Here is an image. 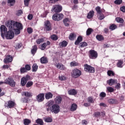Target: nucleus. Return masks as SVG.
Listing matches in <instances>:
<instances>
[{
  "label": "nucleus",
  "instance_id": "nucleus-1",
  "mask_svg": "<svg viewBox=\"0 0 125 125\" xmlns=\"http://www.w3.org/2000/svg\"><path fill=\"white\" fill-rule=\"evenodd\" d=\"M5 25L8 27L10 30L15 31L16 35L20 34V30L23 29V25L21 23L13 21H8Z\"/></svg>",
  "mask_w": 125,
  "mask_h": 125
},
{
  "label": "nucleus",
  "instance_id": "nucleus-2",
  "mask_svg": "<svg viewBox=\"0 0 125 125\" xmlns=\"http://www.w3.org/2000/svg\"><path fill=\"white\" fill-rule=\"evenodd\" d=\"M47 106L48 107L47 109L48 112L51 111L54 114H58L60 111V106L57 104H54V101L53 100L49 101L47 103Z\"/></svg>",
  "mask_w": 125,
  "mask_h": 125
},
{
  "label": "nucleus",
  "instance_id": "nucleus-3",
  "mask_svg": "<svg viewBox=\"0 0 125 125\" xmlns=\"http://www.w3.org/2000/svg\"><path fill=\"white\" fill-rule=\"evenodd\" d=\"M15 34L13 30L8 31L5 34L4 39L6 40H12L14 38Z\"/></svg>",
  "mask_w": 125,
  "mask_h": 125
},
{
  "label": "nucleus",
  "instance_id": "nucleus-4",
  "mask_svg": "<svg viewBox=\"0 0 125 125\" xmlns=\"http://www.w3.org/2000/svg\"><path fill=\"white\" fill-rule=\"evenodd\" d=\"M82 75V71L81 70L75 68L74 69L71 73V76L73 78H74L75 79H77V78H79L81 75Z\"/></svg>",
  "mask_w": 125,
  "mask_h": 125
},
{
  "label": "nucleus",
  "instance_id": "nucleus-5",
  "mask_svg": "<svg viewBox=\"0 0 125 125\" xmlns=\"http://www.w3.org/2000/svg\"><path fill=\"white\" fill-rule=\"evenodd\" d=\"M1 37L4 40L5 35L7 33V28L5 25H1L0 27Z\"/></svg>",
  "mask_w": 125,
  "mask_h": 125
},
{
  "label": "nucleus",
  "instance_id": "nucleus-6",
  "mask_svg": "<svg viewBox=\"0 0 125 125\" xmlns=\"http://www.w3.org/2000/svg\"><path fill=\"white\" fill-rule=\"evenodd\" d=\"M98 56L97 52L94 50H91L89 52V57L90 59H96Z\"/></svg>",
  "mask_w": 125,
  "mask_h": 125
},
{
  "label": "nucleus",
  "instance_id": "nucleus-7",
  "mask_svg": "<svg viewBox=\"0 0 125 125\" xmlns=\"http://www.w3.org/2000/svg\"><path fill=\"white\" fill-rule=\"evenodd\" d=\"M84 67L85 72H87L88 73H94L95 72V68L90 65L86 64L84 65Z\"/></svg>",
  "mask_w": 125,
  "mask_h": 125
},
{
  "label": "nucleus",
  "instance_id": "nucleus-8",
  "mask_svg": "<svg viewBox=\"0 0 125 125\" xmlns=\"http://www.w3.org/2000/svg\"><path fill=\"white\" fill-rule=\"evenodd\" d=\"M4 83H6L7 84H9L10 86L14 87L15 86V82L13 79L11 78H8L4 81Z\"/></svg>",
  "mask_w": 125,
  "mask_h": 125
},
{
  "label": "nucleus",
  "instance_id": "nucleus-9",
  "mask_svg": "<svg viewBox=\"0 0 125 125\" xmlns=\"http://www.w3.org/2000/svg\"><path fill=\"white\" fill-rule=\"evenodd\" d=\"M63 17H64V15L62 14H55L53 15L52 19L55 21H60L63 19Z\"/></svg>",
  "mask_w": 125,
  "mask_h": 125
},
{
  "label": "nucleus",
  "instance_id": "nucleus-10",
  "mask_svg": "<svg viewBox=\"0 0 125 125\" xmlns=\"http://www.w3.org/2000/svg\"><path fill=\"white\" fill-rule=\"evenodd\" d=\"M16 104L14 102L12 101H8V102H6L5 103V108H11L14 107V106H15Z\"/></svg>",
  "mask_w": 125,
  "mask_h": 125
},
{
  "label": "nucleus",
  "instance_id": "nucleus-11",
  "mask_svg": "<svg viewBox=\"0 0 125 125\" xmlns=\"http://www.w3.org/2000/svg\"><path fill=\"white\" fill-rule=\"evenodd\" d=\"M52 11L61 12V11H62V6L59 5H55L53 6Z\"/></svg>",
  "mask_w": 125,
  "mask_h": 125
},
{
  "label": "nucleus",
  "instance_id": "nucleus-12",
  "mask_svg": "<svg viewBox=\"0 0 125 125\" xmlns=\"http://www.w3.org/2000/svg\"><path fill=\"white\" fill-rule=\"evenodd\" d=\"M13 60V57L11 56V55H7L5 56V58L3 60L4 63L7 64V63H10V62H12Z\"/></svg>",
  "mask_w": 125,
  "mask_h": 125
},
{
  "label": "nucleus",
  "instance_id": "nucleus-13",
  "mask_svg": "<svg viewBox=\"0 0 125 125\" xmlns=\"http://www.w3.org/2000/svg\"><path fill=\"white\" fill-rule=\"evenodd\" d=\"M30 79V76L27 75L25 77H22L21 79V84L22 86H24V85L27 83V82Z\"/></svg>",
  "mask_w": 125,
  "mask_h": 125
},
{
  "label": "nucleus",
  "instance_id": "nucleus-14",
  "mask_svg": "<svg viewBox=\"0 0 125 125\" xmlns=\"http://www.w3.org/2000/svg\"><path fill=\"white\" fill-rule=\"evenodd\" d=\"M36 100L38 102H42L44 100V94L40 93L36 96Z\"/></svg>",
  "mask_w": 125,
  "mask_h": 125
},
{
  "label": "nucleus",
  "instance_id": "nucleus-15",
  "mask_svg": "<svg viewBox=\"0 0 125 125\" xmlns=\"http://www.w3.org/2000/svg\"><path fill=\"white\" fill-rule=\"evenodd\" d=\"M45 29L46 31H50L51 30V24H50V22L47 21L45 22Z\"/></svg>",
  "mask_w": 125,
  "mask_h": 125
},
{
  "label": "nucleus",
  "instance_id": "nucleus-16",
  "mask_svg": "<svg viewBox=\"0 0 125 125\" xmlns=\"http://www.w3.org/2000/svg\"><path fill=\"white\" fill-rule=\"evenodd\" d=\"M55 103L57 104H61L62 102V98L60 96H57L54 99Z\"/></svg>",
  "mask_w": 125,
  "mask_h": 125
},
{
  "label": "nucleus",
  "instance_id": "nucleus-17",
  "mask_svg": "<svg viewBox=\"0 0 125 125\" xmlns=\"http://www.w3.org/2000/svg\"><path fill=\"white\" fill-rule=\"evenodd\" d=\"M49 44H50V42H49V41H47L46 42L43 43L41 47V49L42 50H44V49H45V47H46L47 45H49Z\"/></svg>",
  "mask_w": 125,
  "mask_h": 125
},
{
  "label": "nucleus",
  "instance_id": "nucleus-18",
  "mask_svg": "<svg viewBox=\"0 0 125 125\" xmlns=\"http://www.w3.org/2000/svg\"><path fill=\"white\" fill-rule=\"evenodd\" d=\"M52 97H53V95L52 94V93H51V92H48L45 95V98L47 100L51 99Z\"/></svg>",
  "mask_w": 125,
  "mask_h": 125
},
{
  "label": "nucleus",
  "instance_id": "nucleus-19",
  "mask_svg": "<svg viewBox=\"0 0 125 125\" xmlns=\"http://www.w3.org/2000/svg\"><path fill=\"white\" fill-rule=\"evenodd\" d=\"M56 67L58 68V69H60V70H65L66 67L64 66V65L61 63H58L56 65Z\"/></svg>",
  "mask_w": 125,
  "mask_h": 125
},
{
  "label": "nucleus",
  "instance_id": "nucleus-20",
  "mask_svg": "<svg viewBox=\"0 0 125 125\" xmlns=\"http://www.w3.org/2000/svg\"><path fill=\"white\" fill-rule=\"evenodd\" d=\"M123 64H124V61L119 60L117 63V66L118 67V68H123Z\"/></svg>",
  "mask_w": 125,
  "mask_h": 125
},
{
  "label": "nucleus",
  "instance_id": "nucleus-21",
  "mask_svg": "<svg viewBox=\"0 0 125 125\" xmlns=\"http://www.w3.org/2000/svg\"><path fill=\"white\" fill-rule=\"evenodd\" d=\"M94 15V11H89V12L88 13L87 15V18H88V19H91V18L93 17Z\"/></svg>",
  "mask_w": 125,
  "mask_h": 125
},
{
  "label": "nucleus",
  "instance_id": "nucleus-22",
  "mask_svg": "<svg viewBox=\"0 0 125 125\" xmlns=\"http://www.w3.org/2000/svg\"><path fill=\"white\" fill-rule=\"evenodd\" d=\"M82 41H83V37L81 36H80L77 38V40L75 41V44L76 45H78V44H79V43H80V42H82Z\"/></svg>",
  "mask_w": 125,
  "mask_h": 125
},
{
  "label": "nucleus",
  "instance_id": "nucleus-23",
  "mask_svg": "<svg viewBox=\"0 0 125 125\" xmlns=\"http://www.w3.org/2000/svg\"><path fill=\"white\" fill-rule=\"evenodd\" d=\"M40 61L42 64H46V63H47V62H48L47 58H46L44 57L41 58L40 59Z\"/></svg>",
  "mask_w": 125,
  "mask_h": 125
},
{
  "label": "nucleus",
  "instance_id": "nucleus-24",
  "mask_svg": "<svg viewBox=\"0 0 125 125\" xmlns=\"http://www.w3.org/2000/svg\"><path fill=\"white\" fill-rule=\"evenodd\" d=\"M117 81L116 80H114V79H110L108 82V83L109 84V85H113V84H114V83H117Z\"/></svg>",
  "mask_w": 125,
  "mask_h": 125
},
{
  "label": "nucleus",
  "instance_id": "nucleus-25",
  "mask_svg": "<svg viewBox=\"0 0 125 125\" xmlns=\"http://www.w3.org/2000/svg\"><path fill=\"white\" fill-rule=\"evenodd\" d=\"M67 44H68V43L66 42V41H63L59 43V46L60 47H66V46H67Z\"/></svg>",
  "mask_w": 125,
  "mask_h": 125
},
{
  "label": "nucleus",
  "instance_id": "nucleus-26",
  "mask_svg": "<svg viewBox=\"0 0 125 125\" xmlns=\"http://www.w3.org/2000/svg\"><path fill=\"white\" fill-rule=\"evenodd\" d=\"M76 38H77V35H76L75 33H71L69 36V39L71 41H73V40H75Z\"/></svg>",
  "mask_w": 125,
  "mask_h": 125
},
{
  "label": "nucleus",
  "instance_id": "nucleus-27",
  "mask_svg": "<svg viewBox=\"0 0 125 125\" xmlns=\"http://www.w3.org/2000/svg\"><path fill=\"white\" fill-rule=\"evenodd\" d=\"M37 50H38V47L37 45H35L33 47V48L31 50L32 54H33V55H35V53L37 52Z\"/></svg>",
  "mask_w": 125,
  "mask_h": 125
},
{
  "label": "nucleus",
  "instance_id": "nucleus-28",
  "mask_svg": "<svg viewBox=\"0 0 125 125\" xmlns=\"http://www.w3.org/2000/svg\"><path fill=\"white\" fill-rule=\"evenodd\" d=\"M69 95H76L77 94V91L75 89H71L68 91Z\"/></svg>",
  "mask_w": 125,
  "mask_h": 125
},
{
  "label": "nucleus",
  "instance_id": "nucleus-29",
  "mask_svg": "<svg viewBox=\"0 0 125 125\" xmlns=\"http://www.w3.org/2000/svg\"><path fill=\"white\" fill-rule=\"evenodd\" d=\"M36 124H38V125H43L44 123H43V121L42 120V119H38L36 121Z\"/></svg>",
  "mask_w": 125,
  "mask_h": 125
},
{
  "label": "nucleus",
  "instance_id": "nucleus-30",
  "mask_svg": "<svg viewBox=\"0 0 125 125\" xmlns=\"http://www.w3.org/2000/svg\"><path fill=\"white\" fill-rule=\"evenodd\" d=\"M97 40L99 41V42H101V41H104V37H103L102 35H98L96 37Z\"/></svg>",
  "mask_w": 125,
  "mask_h": 125
},
{
  "label": "nucleus",
  "instance_id": "nucleus-31",
  "mask_svg": "<svg viewBox=\"0 0 125 125\" xmlns=\"http://www.w3.org/2000/svg\"><path fill=\"white\" fill-rule=\"evenodd\" d=\"M45 123H52V118L51 117H46L44 118Z\"/></svg>",
  "mask_w": 125,
  "mask_h": 125
},
{
  "label": "nucleus",
  "instance_id": "nucleus-32",
  "mask_svg": "<svg viewBox=\"0 0 125 125\" xmlns=\"http://www.w3.org/2000/svg\"><path fill=\"white\" fill-rule=\"evenodd\" d=\"M23 94L24 96H25L26 97H28L30 98V97H32V93L29 92H24Z\"/></svg>",
  "mask_w": 125,
  "mask_h": 125
},
{
  "label": "nucleus",
  "instance_id": "nucleus-33",
  "mask_svg": "<svg viewBox=\"0 0 125 125\" xmlns=\"http://www.w3.org/2000/svg\"><path fill=\"white\" fill-rule=\"evenodd\" d=\"M77 104H73L70 107V110L71 111H76V110H77Z\"/></svg>",
  "mask_w": 125,
  "mask_h": 125
},
{
  "label": "nucleus",
  "instance_id": "nucleus-34",
  "mask_svg": "<svg viewBox=\"0 0 125 125\" xmlns=\"http://www.w3.org/2000/svg\"><path fill=\"white\" fill-rule=\"evenodd\" d=\"M38 71V65L34 63L32 66V72H37Z\"/></svg>",
  "mask_w": 125,
  "mask_h": 125
},
{
  "label": "nucleus",
  "instance_id": "nucleus-35",
  "mask_svg": "<svg viewBox=\"0 0 125 125\" xmlns=\"http://www.w3.org/2000/svg\"><path fill=\"white\" fill-rule=\"evenodd\" d=\"M63 23L65 26H69V23H70V20L68 18H66L63 20Z\"/></svg>",
  "mask_w": 125,
  "mask_h": 125
},
{
  "label": "nucleus",
  "instance_id": "nucleus-36",
  "mask_svg": "<svg viewBox=\"0 0 125 125\" xmlns=\"http://www.w3.org/2000/svg\"><path fill=\"white\" fill-rule=\"evenodd\" d=\"M44 42V39L43 38L39 39L36 41V43H37V44H41V43H42V42Z\"/></svg>",
  "mask_w": 125,
  "mask_h": 125
},
{
  "label": "nucleus",
  "instance_id": "nucleus-37",
  "mask_svg": "<svg viewBox=\"0 0 125 125\" xmlns=\"http://www.w3.org/2000/svg\"><path fill=\"white\" fill-rule=\"evenodd\" d=\"M8 3L10 6H13L15 4V0H8Z\"/></svg>",
  "mask_w": 125,
  "mask_h": 125
},
{
  "label": "nucleus",
  "instance_id": "nucleus-38",
  "mask_svg": "<svg viewBox=\"0 0 125 125\" xmlns=\"http://www.w3.org/2000/svg\"><path fill=\"white\" fill-rule=\"evenodd\" d=\"M23 124L24 125H29V124H31V121L29 119H24L23 120Z\"/></svg>",
  "mask_w": 125,
  "mask_h": 125
},
{
  "label": "nucleus",
  "instance_id": "nucleus-39",
  "mask_svg": "<svg viewBox=\"0 0 125 125\" xmlns=\"http://www.w3.org/2000/svg\"><path fill=\"white\" fill-rule=\"evenodd\" d=\"M115 20L118 23H124V22L125 21H124V19H123L121 18H116Z\"/></svg>",
  "mask_w": 125,
  "mask_h": 125
},
{
  "label": "nucleus",
  "instance_id": "nucleus-40",
  "mask_svg": "<svg viewBox=\"0 0 125 125\" xmlns=\"http://www.w3.org/2000/svg\"><path fill=\"white\" fill-rule=\"evenodd\" d=\"M70 66L71 67H74L75 66H79V63L75 62H70Z\"/></svg>",
  "mask_w": 125,
  "mask_h": 125
},
{
  "label": "nucleus",
  "instance_id": "nucleus-41",
  "mask_svg": "<svg viewBox=\"0 0 125 125\" xmlns=\"http://www.w3.org/2000/svg\"><path fill=\"white\" fill-rule=\"evenodd\" d=\"M33 83L32 81H29L26 83V87H31L33 85Z\"/></svg>",
  "mask_w": 125,
  "mask_h": 125
},
{
  "label": "nucleus",
  "instance_id": "nucleus-42",
  "mask_svg": "<svg viewBox=\"0 0 125 125\" xmlns=\"http://www.w3.org/2000/svg\"><path fill=\"white\" fill-rule=\"evenodd\" d=\"M80 46L81 47H84L85 46H87V43H86V42H82L80 43Z\"/></svg>",
  "mask_w": 125,
  "mask_h": 125
},
{
  "label": "nucleus",
  "instance_id": "nucleus-43",
  "mask_svg": "<svg viewBox=\"0 0 125 125\" xmlns=\"http://www.w3.org/2000/svg\"><path fill=\"white\" fill-rule=\"evenodd\" d=\"M109 28L110 30H112V31H113L115 30V29H117V25H116L115 24H113L110 25Z\"/></svg>",
  "mask_w": 125,
  "mask_h": 125
},
{
  "label": "nucleus",
  "instance_id": "nucleus-44",
  "mask_svg": "<svg viewBox=\"0 0 125 125\" xmlns=\"http://www.w3.org/2000/svg\"><path fill=\"white\" fill-rule=\"evenodd\" d=\"M107 75H108V76H114L115 75V73L112 70H108L107 71Z\"/></svg>",
  "mask_w": 125,
  "mask_h": 125
},
{
  "label": "nucleus",
  "instance_id": "nucleus-45",
  "mask_svg": "<svg viewBox=\"0 0 125 125\" xmlns=\"http://www.w3.org/2000/svg\"><path fill=\"white\" fill-rule=\"evenodd\" d=\"M92 29L88 28L86 31V35L87 36H89L92 33Z\"/></svg>",
  "mask_w": 125,
  "mask_h": 125
},
{
  "label": "nucleus",
  "instance_id": "nucleus-46",
  "mask_svg": "<svg viewBox=\"0 0 125 125\" xmlns=\"http://www.w3.org/2000/svg\"><path fill=\"white\" fill-rule=\"evenodd\" d=\"M51 39L53 41H57V40H58V37L56 35H53L51 36Z\"/></svg>",
  "mask_w": 125,
  "mask_h": 125
},
{
  "label": "nucleus",
  "instance_id": "nucleus-47",
  "mask_svg": "<svg viewBox=\"0 0 125 125\" xmlns=\"http://www.w3.org/2000/svg\"><path fill=\"white\" fill-rule=\"evenodd\" d=\"M60 81H66L67 78L64 76H61L59 77Z\"/></svg>",
  "mask_w": 125,
  "mask_h": 125
},
{
  "label": "nucleus",
  "instance_id": "nucleus-48",
  "mask_svg": "<svg viewBox=\"0 0 125 125\" xmlns=\"http://www.w3.org/2000/svg\"><path fill=\"white\" fill-rule=\"evenodd\" d=\"M107 90L108 92H113L114 91V88L112 87H107Z\"/></svg>",
  "mask_w": 125,
  "mask_h": 125
},
{
  "label": "nucleus",
  "instance_id": "nucleus-49",
  "mask_svg": "<svg viewBox=\"0 0 125 125\" xmlns=\"http://www.w3.org/2000/svg\"><path fill=\"white\" fill-rule=\"evenodd\" d=\"M98 19H99V20H103V19H104V15L101 13L99 14Z\"/></svg>",
  "mask_w": 125,
  "mask_h": 125
},
{
  "label": "nucleus",
  "instance_id": "nucleus-50",
  "mask_svg": "<svg viewBox=\"0 0 125 125\" xmlns=\"http://www.w3.org/2000/svg\"><path fill=\"white\" fill-rule=\"evenodd\" d=\"M96 10L97 13H98V14H101V9L100 8V7L99 6L97 7L96 8Z\"/></svg>",
  "mask_w": 125,
  "mask_h": 125
},
{
  "label": "nucleus",
  "instance_id": "nucleus-51",
  "mask_svg": "<svg viewBox=\"0 0 125 125\" xmlns=\"http://www.w3.org/2000/svg\"><path fill=\"white\" fill-rule=\"evenodd\" d=\"M87 101H88V102H89L90 103H93L94 102L93 99L91 97H89L88 98Z\"/></svg>",
  "mask_w": 125,
  "mask_h": 125
},
{
  "label": "nucleus",
  "instance_id": "nucleus-52",
  "mask_svg": "<svg viewBox=\"0 0 125 125\" xmlns=\"http://www.w3.org/2000/svg\"><path fill=\"white\" fill-rule=\"evenodd\" d=\"M30 0H24V3L25 6H28L29 5V2H30Z\"/></svg>",
  "mask_w": 125,
  "mask_h": 125
},
{
  "label": "nucleus",
  "instance_id": "nucleus-53",
  "mask_svg": "<svg viewBox=\"0 0 125 125\" xmlns=\"http://www.w3.org/2000/svg\"><path fill=\"white\" fill-rule=\"evenodd\" d=\"M100 97H102V98H104V97H106V93L104 92H102L100 94Z\"/></svg>",
  "mask_w": 125,
  "mask_h": 125
},
{
  "label": "nucleus",
  "instance_id": "nucleus-54",
  "mask_svg": "<svg viewBox=\"0 0 125 125\" xmlns=\"http://www.w3.org/2000/svg\"><path fill=\"white\" fill-rule=\"evenodd\" d=\"M108 102L111 104H114V103H116V101L114 99H111L108 100Z\"/></svg>",
  "mask_w": 125,
  "mask_h": 125
},
{
  "label": "nucleus",
  "instance_id": "nucleus-55",
  "mask_svg": "<svg viewBox=\"0 0 125 125\" xmlns=\"http://www.w3.org/2000/svg\"><path fill=\"white\" fill-rule=\"evenodd\" d=\"M122 0H116L114 2L116 4H121V3H122Z\"/></svg>",
  "mask_w": 125,
  "mask_h": 125
},
{
  "label": "nucleus",
  "instance_id": "nucleus-56",
  "mask_svg": "<svg viewBox=\"0 0 125 125\" xmlns=\"http://www.w3.org/2000/svg\"><path fill=\"white\" fill-rule=\"evenodd\" d=\"M27 30L28 34H32L33 33V29L31 27L27 28Z\"/></svg>",
  "mask_w": 125,
  "mask_h": 125
},
{
  "label": "nucleus",
  "instance_id": "nucleus-57",
  "mask_svg": "<svg viewBox=\"0 0 125 125\" xmlns=\"http://www.w3.org/2000/svg\"><path fill=\"white\" fill-rule=\"evenodd\" d=\"M94 117H96V118H99V117L100 116V112H95L94 114Z\"/></svg>",
  "mask_w": 125,
  "mask_h": 125
},
{
  "label": "nucleus",
  "instance_id": "nucleus-58",
  "mask_svg": "<svg viewBox=\"0 0 125 125\" xmlns=\"http://www.w3.org/2000/svg\"><path fill=\"white\" fill-rule=\"evenodd\" d=\"M25 69H26V71H30V70H31V66L29 64L26 65Z\"/></svg>",
  "mask_w": 125,
  "mask_h": 125
},
{
  "label": "nucleus",
  "instance_id": "nucleus-59",
  "mask_svg": "<svg viewBox=\"0 0 125 125\" xmlns=\"http://www.w3.org/2000/svg\"><path fill=\"white\" fill-rule=\"evenodd\" d=\"M26 72H27L26 68L24 67L21 68V73H26Z\"/></svg>",
  "mask_w": 125,
  "mask_h": 125
},
{
  "label": "nucleus",
  "instance_id": "nucleus-60",
  "mask_svg": "<svg viewBox=\"0 0 125 125\" xmlns=\"http://www.w3.org/2000/svg\"><path fill=\"white\" fill-rule=\"evenodd\" d=\"M21 101L23 103H27V102H28V99L26 98H22Z\"/></svg>",
  "mask_w": 125,
  "mask_h": 125
},
{
  "label": "nucleus",
  "instance_id": "nucleus-61",
  "mask_svg": "<svg viewBox=\"0 0 125 125\" xmlns=\"http://www.w3.org/2000/svg\"><path fill=\"white\" fill-rule=\"evenodd\" d=\"M21 14H23V11L21 10H19L17 13V15H18L19 16L20 15H21Z\"/></svg>",
  "mask_w": 125,
  "mask_h": 125
},
{
  "label": "nucleus",
  "instance_id": "nucleus-62",
  "mask_svg": "<svg viewBox=\"0 0 125 125\" xmlns=\"http://www.w3.org/2000/svg\"><path fill=\"white\" fill-rule=\"evenodd\" d=\"M27 18L28 20H32L33 19V15L32 14L28 15Z\"/></svg>",
  "mask_w": 125,
  "mask_h": 125
},
{
  "label": "nucleus",
  "instance_id": "nucleus-63",
  "mask_svg": "<svg viewBox=\"0 0 125 125\" xmlns=\"http://www.w3.org/2000/svg\"><path fill=\"white\" fill-rule=\"evenodd\" d=\"M8 68H9V65H4L2 66V68L4 69V70H5V69H8Z\"/></svg>",
  "mask_w": 125,
  "mask_h": 125
},
{
  "label": "nucleus",
  "instance_id": "nucleus-64",
  "mask_svg": "<svg viewBox=\"0 0 125 125\" xmlns=\"http://www.w3.org/2000/svg\"><path fill=\"white\" fill-rule=\"evenodd\" d=\"M120 9H121V11H122V12H125V6L121 7Z\"/></svg>",
  "mask_w": 125,
  "mask_h": 125
}]
</instances>
